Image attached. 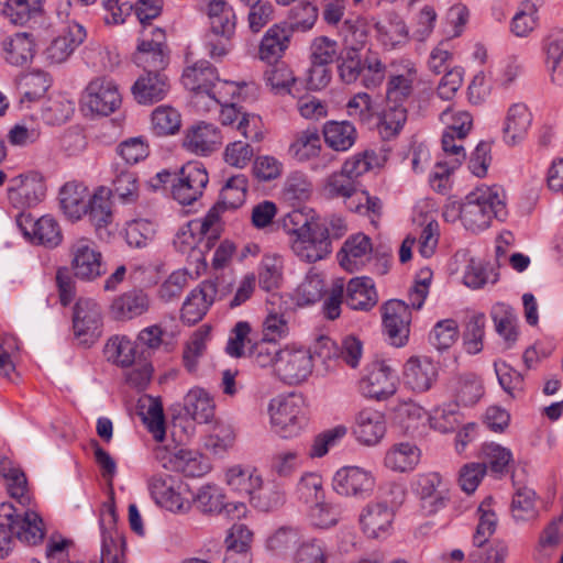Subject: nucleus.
Wrapping results in <instances>:
<instances>
[{"label":"nucleus","mask_w":563,"mask_h":563,"mask_svg":"<svg viewBox=\"0 0 563 563\" xmlns=\"http://www.w3.org/2000/svg\"><path fill=\"white\" fill-rule=\"evenodd\" d=\"M463 201V227L479 233L492 225L493 219L504 221L508 216L505 190L497 186H478Z\"/></svg>","instance_id":"nucleus-1"},{"label":"nucleus","mask_w":563,"mask_h":563,"mask_svg":"<svg viewBox=\"0 0 563 563\" xmlns=\"http://www.w3.org/2000/svg\"><path fill=\"white\" fill-rule=\"evenodd\" d=\"M322 192L329 199H342L349 210L369 217L373 224H376V219L380 217V199L360 189V183L352 180L341 170L325 178Z\"/></svg>","instance_id":"nucleus-2"},{"label":"nucleus","mask_w":563,"mask_h":563,"mask_svg":"<svg viewBox=\"0 0 563 563\" xmlns=\"http://www.w3.org/2000/svg\"><path fill=\"white\" fill-rule=\"evenodd\" d=\"M181 81L185 88L194 92V102L199 106L207 98L209 101H224L222 90L234 91L236 84L221 81L217 71L208 60H199L184 69Z\"/></svg>","instance_id":"nucleus-3"},{"label":"nucleus","mask_w":563,"mask_h":563,"mask_svg":"<svg viewBox=\"0 0 563 563\" xmlns=\"http://www.w3.org/2000/svg\"><path fill=\"white\" fill-rule=\"evenodd\" d=\"M268 412L272 430L283 439L298 437L308 423L303 401L295 395L273 399Z\"/></svg>","instance_id":"nucleus-4"},{"label":"nucleus","mask_w":563,"mask_h":563,"mask_svg":"<svg viewBox=\"0 0 563 563\" xmlns=\"http://www.w3.org/2000/svg\"><path fill=\"white\" fill-rule=\"evenodd\" d=\"M230 286L231 283H227L224 276L202 280L186 297L181 307V320L189 325L199 322L208 312L214 300L230 291Z\"/></svg>","instance_id":"nucleus-5"},{"label":"nucleus","mask_w":563,"mask_h":563,"mask_svg":"<svg viewBox=\"0 0 563 563\" xmlns=\"http://www.w3.org/2000/svg\"><path fill=\"white\" fill-rule=\"evenodd\" d=\"M43 522L34 511L19 514L10 503L0 505V527L10 531V543L13 537L27 544H37L44 538Z\"/></svg>","instance_id":"nucleus-6"},{"label":"nucleus","mask_w":563,"mask_h":563,"mask_svg":"<svg viewBox=\"0 0 563 563\" xmlns=\"http://www.w3.org/2000/svg\"><path fill=\"white\" fill-rule=\"evenodd\" d=\"M69 255L71 271L78 279L92 282L107 272L101 252L89 238L74 239L69 246Z\"/></svg>","instance_id":"nucleus-7"},{"label":"nucleus","mask_w":563,"mask_h":563,"mask_svg":"<svg viewBox=\"0 0 563 563\" xmlns=\"http://www.w3.org/2000/svg\"><path fill=\"white\" fill-rule=\"evenodd\" d=\"M148 488L156 504L172 512H186L190 509L188 486L168 475H154Z\"/></svg>","instance_id":"nucleus-8"},{"label":"nucleus","mask_w":563,"mask_h":563,"mask_svg":"<svg viewBox=\"0 0 563 563\" xmlns=\"http://www.w3.org/2000/svg\"><path fill=\"white\" fill-rule=\"evenodd\" d=\"M209 181L208 173L200 162H188L174 176L172 195L180 205H191L202 195Z\"/></svg>","instance_id":"nucleus-9"},{"label":"nucleus","mask_w":563,"mask_h":563,"mask_svg":"<svg viewBox=\"0 0 563 563\" xmlns=\"http://www.w3.org/2000/svg\"><path fill=\"white\" fill-rule=\"evenodd\" d=\"M151 33L153 35L151 40L143 38L139 42L133 62L143 69V73H165L169 64L165 33L158 27L152 29Z\"/></svg>","instance_id":"nucleus-10"},{"label":"nucleus","mask_w":563,"mask_h":563,"mask_svg":"<svg viewBox=\"0 0 563 563\" xmlns=\"http://www.w3.org/2000/svg\"><path fill=\"white\" fill-rule=\"evenodd\" d=\"M375 483L371 471L358 466H344L335 472L332 487L341 496L366 499L373 494Z\"/></svg>","instance_id":"nucleus-11"},{"label":"nucleus","mask_w":563,"mask_h":563,"mask_svg":"<svg viewBox=\"0 0 563 563\" xmlns=\"http://www.w3.org/2000/svg\"><path fill=\"white\" fill-rule=\"evenodd\" d=\"M313 362L309 351L305 349H282L274 374L287 385H298L312 373Z\"/></svg>","instance_id":"nucleus-12"},{"label":"nucleus","mask_w":563,"mask_h":563,"mask_svg":"<svg viewBox=\"0 0 563 563\" xmlns=\"http://www.w3.org/2000/svg\"><path fill=\"white\" fill-rule=\"evenodd\" d=\"M16 224L23 235L32 243L46 247H56L60 244L63 235L57 221L51 216L35 219L31 213L21 212L16 217Z\"/></svg>","instance_id":"nucleus-13"},{"label":"nucleus","mask_w":563,"mask_h":563,"mask_svg":"<svg viewBox=\"0 0 563 563\" xmlns=\"http://www.w3.org/2000/svg\"><path fill=\"white\" fill-rule=\"evenodd\" d=\"M82 102L91 112L109 115L121 104V95L113 80L99 77L92 79L86 87Z\"/></svg>","instance_id":"nucleus-14"},{"label":"nucleus","mask_w":563,"mask_h":563,"mask_svg":"<svg viewBox=\"0 0 563 563\" xmlns=\"http://www.w3.org/2000/svg\"><path fill=\"white\" fill-rule=\"evenodd\" d=\"M8 199L16 209L37 205L45 196V186L36 173L14 176L8 183Z\"/></svg>","instance_id":"nucleus-15"},{"label":"nucleus","mask_w":563,"mask_h":563,"mask_svg":"<svg viewBox=\"0 0 563 563\" xmlns=\"http://www.w3.org/2000/svg\"><path fill=\"white\" fill-rule=\"evenodd\" d=\"M411 311L409 305L398 300H388L383 306V325L391 345L404 346L409 336Z\"/></svg>","instance_id":"nucleus-16"},{"label":"nucleus","mask_w":563,"mask_h":563,"mask_svg":"<svg viewBox=\"0 0 563 563\" xmlns=\"http://www.w3.org/2000/svg\"><path fill=\"white\" fill-rule=\"evenodd\" d=\"M102 325L101 306L93 299L80 298L74 307L73 328L82 343L92 342L100 335Z\"/></svg>","instance_id":"nucleus-17"},{"label":"nucleus","mask_w":563,"mask_h":563,"mask_svg":"<svg viewBox=\"0 0 563 563\" xmlns=\"http://www.w3.org/2000/svg\"><path fill=\"white\" fill-rule=\"evenodd\" d=\"M222 144V135L218 126L209 122H198L191 125L183 140V146L197 155H209Z\"/></svg>","instance_id":"nucleus-18"},{"label":"nucleus","mask_w":563,"mask_h":563,"mask_svg":"<svg viewBox=\"0 0 563 563\" xmlns=\"http://www.w3.org/2000/svg\"><path fill=\"white\" fill-rule=\"evenodd\" d=\"M117 512L114 504L106 503L100 516L101 529V563H121L119 547L123 545V539L115 528Z\"/></svg>","instance_id":"nucleus-19"},{"label":"nucleus","mask_w":563,"mask_h":563,"mask_svg":"<svg viewBox=\"0 0 563 563\" xmlns=\"http://www.w3.org/2000/svg\"><path fill=\"white\" fill-rule=\"evenodd\" d=\"M151 298L141 288H132L117 296L110 305V314L114 320L129 321L148 311Z\"/></svg>","instance_id":"nucleus-20"},{"label":"nucleus","mask_w":563,"mask_h":563,"mask_svg":"<svg viewBox=\"0 0 563 563\" xmlns=\"http://www.w3.org/2000/svg\"><path fill=\"white\" fill-rule=\"evenodd\" d=\"M438 379V366L427 356H412L404 367L405 384L417 393L428 391Z\"/></svg>","instance_id":"nucleus-21"},{"label":"nucleus","mask_w":563,"mask_h":563,"mask_svg":"<svg viewBox=\"0 0 563 563\" xmlns=\"http://www.w3.org/2000/svg\"><path fill=\"white\" fill-rule=\"evenodd\" d=\"M532 124V113L523 102L512 103L505 117L503 126V141L508 146L522 143Z\"/></svg>","instance_id":"nucleus-22"},{"label":"nucleus","mask_w":563,"mask_h":563,"mask_svg":"<svg viewBox=\"0 0 563 563\" xmlns=\"http://www.w3.org/2000/svg\"><path fill=\"white\" fill-rule=\"evenodd\" d=\"M170 88L165 73H143L133 84L131 91L140 104H152L162 101Z\"/></svg>","instance_id":"nucleus-23"},{"label":"nucleus","mask_w":563,"mask_h":563,"mask_svg":"<svg viewBox=\"0 0 563 563\" xmlns=\"http://www.w3.org/2000/svg\"><path fill=\"white\" fill-rule=\"evenodd\" d=\"M353 433L365 445H376L386 433L385 416L379 410L364 408L355 417Z\"/></svg>","instance_id":"nucleus-24"},{"label":"nucleus","mask_w":563,"mask_h":563,"mask_svg":"<svg viewBox=\"0 0 563 563\" xmlns=\"http://www.w3.org/2000/svg\"><path fill=\"white\" fill-rule=\"evenodd\" d=\"M361 389L366 397L386 399L396 393V376L389 366L383 363L374 364L361 380Z\"/></svg>","instance_id":"nucleus-25"},{"label":"nucleus","mask_w":563,"mask_h":563,"mask_svg":"<svg viewBox=\"0 0 563 563\" xmlns=\"http://www.w3.org/2000/svg\"><path fill=\"white\" fill-rule=\"evenodd\" d=\"M86 37L85 29L78 23L69 24L62 34L55 37L45 51V57L51 64H62Z\"/></svg>","instance_id":"nucleus-26"},{"label":"nucleus","mask_w":563,"mask_h":563,"mask_svg":"<svg viewBox=\"0 0 563 563\" xmlns=\"http://www.w3.org/2000/svg\"><path fill=\"white\" fill-rule=\"evenodd\" d=\"M394 511L385 503H371L360 515V525L368 538H379L389 532Z\"/></svg>","instance_id":"nucleus-27"},{"label":"nucleus","mask_w":563,"mask_h":563,"mask_svg":"<svg viewBox=\"0 0 563 563\" xmlns=\"http://www.w3.org/2000/svg\"><path fill=\"white\" fill-rule=\"evenodd\" d=\"M89 190L79 181H68L59 190V205L64 214L71 220H79L88 210Z\"/></svg>","instance_id":"nucleus-28"},{"label":"nucleus","mask_w":563,"mask_h":563,"mask_svg":"<svg viewBox=\"0 0 563 563\" xmlns=\"http://www.w3.org/2000/svg\"><path fill=\"white\" fill-rule=\"evenodd\" d=\"M514 495L510 504L511 517L516 522H527L539 518V498L533 488L514 481Z\"/></svg>","instance_id":"nucleus-29"},{"label":"nucleus","mask_w":563,"mask_h":563,"mask_svg":"<svg viewBox=\"0 0 563 563\" xmlns=\"http://www.w3.org/2000/svg\"><path fill=\"white\" fill-rule=\"evenodd\" d=\"M378 301L372 278L362 276L350 279L346 285L345 302L353 310L368 311Z\"/></svg>","instance_id":"nucleus-30"},{"label":"nucleus","mask_w":563,"mask_h":563,"mask_svg":"<svg viewBox=\"0 0 563 563\" xmlns=\"http://www.w3.org/2000/svg\"><path fill=\"white\" fill-rule=\"evenodd\" d=\"M542 49L545 54V65L551 76V81L563 86V30L553 29L544 37Z\"/></svg>","instance_id":"nucleus-31"},{"label":"nucleus","mask_w":563,"mask_h":563,"mask_svg":"<svg viewBox=\"0 0 563 563\" xmlns=\"http://www.w3.org/2000/svg\"><path fill=\"white\" fill-rule=\"evenodd\" d=\"M43 13V0H0V14L14 25H26Z\"/></svg>","instance_id":"nucleus-32"},{"label":"nucleus","mask_w":563,"mask_h":563,"mask_svg":"<svg viewBox=\"0 0 563 563\" xmlns=\"http://www.w3.org/2000/svg\"><path fill=\"white\" fill-rule=\"evenodd\" d=\"M290 35L291 32L287 25L274 24L271 26L261 41L260 58L267 63L277 62L288 48Z\"/></svg>","instance_id":"nucleus-33"},{"label":"nucleus","mask_w":563,"mask_h":563,"mask_svg":"<svg viewBox=\"0 0 563 563\" xmlns=\"http://www.w3.org/2000/svg\"><path fill=\"white\" fill-rule=\"evenodd\" d=\"M114 176L111 181V197L113 196L123 205L135 203L140 196L136 174L120 164L113 166Z\"/></svg>","instance_id":"nucleus-34"},{"label":"nucleus","mask_w":563,"mask_h":563,"mask_svg":"<svg viewBox=\"0 0 563 563\" xmlns=\"http://www.w3.org/2000/svg\"><path fill=\"white\" fill-rule=\"evenodd\" d=\"M210 31L214 35L233 37L236 27V16L233 8L224 0H210L207 7Z\"/></svg>","instance_id":"nucleus-35"},{"label":"nucleus","mask_w":563,"mask_h":563,"mask_svg":"<svg viewBox=\"0 0 563 563\" xmlns=\"http://www.w3.org/2000/svg\"><path fill=\"white\" fill-rule=\"evenodd\" d=\"M420 449L410 442L394 444L385 454L384 465L398 473L412 471L419 463Z\"/></svg>","instance_id":"nucleus-36"},{"label":"nucleus","mask_w":563,"mask_h":563,"mask_svg":"<svg viewBox=\"0 0 563 563\" xmlns=\"http://www.w3.org/2000/svg\"><path fill=\"white\" fill-rule=\"evenodd\" d=\"M111 191L108 187H99L88 199V210L85 213L97 233L112 222Z\"/></svg>","instance_id":"nucleus-37"},{"label":"nucleus","mask_w":563,"mask_h":563,"mask_svg":"<svg viewBox=\"0 0 563 563\" xmlns=\"http://www.w3.org/2000/svg\"><path fill=\"white\" fill-rule=\"evenodd\" d=\"M184 409L198 423H210L216 405L210 394L202 388L190 389L184 399Z\"/></svg>","instance_id":"nucleus-38"},{"label":"nucleus","mask_w":563,"mask_h":563,"mask_svg":"<svg viewBox=\"0 0 563 563\" xmlns=\"http://www.w3.org/2000/svg\"><path fill=\"white\" fill-rule=\"evenodd\" d=\"M4 58L14 66H23L34 56V41L30 33L19 32L2 42Z\"/></svg>","instance_id":"nucleus-39"},{"label":"nucleus","mask_w":563,"mask_h":563,"mask_svg":"<svg viewBox=\"0 0 563 563\" xmlns=\"http://www.w3.org/2000/svg\"><path fill=\"white\" fill-rule=\"evenodd\" d=\"M322 133L325 144L336 152L350 150L357 137L355 126L349 121H329Z\"/></svg>","instance_id":"nucleus-40"},{"label":"nucleus","mask_w":563,"mask_h":563,"mask_svg":"<svg viewBox=\"0 0 563 563\" xmlns=\"http://www.w3.org/2000/svg\"><path fill=\"white\" fill-rule=\"evenodd\" d=\"M198 228L197 223L187 222L179 228L173 241L175 249L179 253L194 257L196 261H200L203 257V250L201 247L206 249V239L198 231Z\"/></svg>","instance_id":"nucleus-41"},{"label":"nucleus","mask_w":563,"mask_h":563,"mask_svg":"<svg viewBox=\"0 0 563 563\" xmlns=\"http://www.w3.org/2000/svg\"><path fill=\"white\" fill-rule=\"evenodd\" d=\"M291 250L301 261L314 263L329 255L332 252V246L320 239L316 231H312L308 238L292 239Z\"/></svg>","instance_id":"nucleus-42"},{"label":"nucleus","mask_w":563,"mask_h":563,"mask_svg":"<svg viewBox=\"0 0 563 563\" xmlns=\"http://www.w3.org/2000/svg\"><path fill=\"white\" fill-rule=\"evenodd\" d=\"M140 415L153 438L162 442L165 439V419L162 402L151 396L140 399Z\"/></svg>","instance_id":"nucleus-43"},{"label":"nucleus","mask_w":563,"mask_h":563,"mask_svg":"<svg viewBox=\"0 0 563 563\" xmlns=\"http://www.w3.org/2000/svg\"><path fill=\"white\" fill-rule=\"evenodd\" d=\"M225 477L228 485L233 490L247 495L249 498L263 484V477L255 468L242 467L241 465L230 467Z\"/></svg>","instance_id":"nucleus-44"},{"label":"nucleus","mask_w":563,"mask_h":563,"mask_svg":"<svg viewBox=\"0 0 563 563\" xmlns=\"http://www.w3.org/2000/svg\"><path fill=\"white\" fill-rule=\"evenodd\" d=\"M490 314L496 332L510 347L518 338L517 316L514 309L505 303H496L493 306Z\"/></svg>","instance_id":"nucleus-45"},{"label":"nucleus","mask_w":563,"mask_h":563,"mask_svg":"<svg viewBox=\"0 0 563 563\" xmlns=\"http://www.w3.org/2000/svg\"><path fill=\"white\" fill-rule=\"evenodd\" d=\"M173 468L188 477H199L209 471L207 460L197 451L179 449L170 459Z\"/></svg>","instance_id":"nucleus-46"},{"label":"nucleus","mask_w":563,"mask_h":563,"mask_svg":"<svg viewBox=\"0 0 563 563\" xmlns=\"http://www.w3.org/2000/svg\"><path fill=\"white\" fill-rule=\"evenodd\" d=\"M250 503L261 511H274L286 503V493L280 484L269 483L254 490L250 497Z\"/></svg>","instance_id":"nucleus-47"},{"label":"nucleus","mask_w":563,"mask_h":563,"mask_svg":"<svg viewBox=\"0 0 563 563\" xmlns=\"http://www.w3.org/2000/svg\"><path fill=\"white\" fill-rule=\"evenodd\" d=\"M451 389L457 404L472 406L483 396V385L474 374H464L452 380Z\"/></svg>","instance_id":"nucleus-48"},{"label":"nucleus","mask_w":563,"mask_h":563,"mask_svg":"<svg viewBox=\"0 0 563 563\" xmlns=\"http://www.w3.org/2000/svg\"><path fill=\"white\" fill-rule=\"evenodd\" d=\"M107 358L122 367L134 364L136 358V345L130 339L122 335L110 338L104 346Z\"/></svg>","instance_id":"nucleus-49"},{"label":"nucleus","mask_w":563,"mask_h":563,"mask_svg":"<svg viewBox=\"0 0 563 563\" xmlns=\"http://www.w3.org/2000/svg\"><path fill=\"white\" fill-rule=\"evenodd\" d=\"M329 556V548L323 539L308 538L298 544L292 563H328Z\"/></svg>","instance_id":"nucleus-50"},{"label":"nucleus","mask_w":563,"mask_h":563,"mask_svg":"<svg viewBox=\"0 0 563 563\" xmlns=\"http://www.w3.org/2000/svg\"><path fill=\"white\" fill-rule=\"evenodd\" d=\"M209 340L210 327L207 325L197 329L188 340L183 353L184 365L188 372H196L199 358L203 355Z\"/></svg>","instance_id":"nucleus-51"},{"label":"nucleus","mask_w":563,"mask_h":563,"mask_svg":"<svg viewBox=\"0 0 563 563\" xmlns=\"http://www.w3.org/2000/svg\"><path fill=\"white\" fill-rule=\"evenodd\" d=\"M416 68L408 65L406 74L393 75L387 82L386 98L390 103H404L412 93Z\"/></svg>","instance_id":"nucleus-52"},{"label":"nucleus","mask_w":563,"mask_h":563,"mask_svg":"<svg viewBox=\"0 0 563 563\" xmlns=\"http://www.w3.org/2000/svg\"><path fill=\"white\" fill-rule=\"evenodd\" d=\"M538 9L533 1L525 0L511 19L510 31L517 37L529 36L538 25Z\"/></svg>","instance_id":"nucleus-53"},{"label":"nucleus","mask_w":563,"mask_h":563,"mask_svg":"<svg viewBox=\"0 0 563 563\" xmlns=\"http://www.w3.org/2000/svg\"><path fill=\"white\" fill-rule=\"evenodd\" d=\"M325 292V284L321 274L310 271L297 287L295 299L298 306L318 302Z\"/></svg>","instance_id":"nucleus-54"},{"label":"nucleus","mask_w":563,"mask_h":563,"mask_svg":"<svg viewBox=\"0 0 563 563\" xmlns=\"http://www.w3.org/2000/svg\"><path fill=\"white\" fill-rule=\"evenodd\" d=\"M303 464V454L298 449L276 452L271 460V471L282 478H289L298 472Z\"/></svg>","instance_id":"nucleus-55"},{"label":"nucleus","mask_w":563,"mask_h":563,"mask_svg":"<svg viewBox=\"0 0 563 563\" xmlns=\"http://www.w3.org/2000/svg\"><path fill=\"white\" fill-rule=\"evenodd\" d=\"M492 497H488L482 501L477 512L479 515L478 525L473 536L474 547H484L488 542L489 538L494 534L497 526V516L492 509Z\"/></svg>","instance_id":"nucleus-56"},{"label":"nucleus","mask_w":563,"mask_h":563,"mask_svg":"<svg viewBox=\"0 0 563 563\" xmlns=\"http://www.w3.org/2000/svg\"><path fill=\"white\" fill-rule=\"evenodd\" d=\"M249 188V179L243 174L231 176L221 189V202L228 209H236L243 205Z\"/></svg>","instance_id":"nucleus-57"},{"label":"nucleus","mask_w":563,"mask_h":563,"mask_svg":"<svg viewBox=\"0 0 563 563\" xmlns=\"http://www.w3.org/2000/svg\"><path fill=\"white\" fill-rule=\"evenodd\" d=\"M372 251L371 239L367 235L363 233L352 235L344 242L339 253V256H341L340 264L349 269L351 264H355L358 258Z\"/></svg>","instance_id":"nucleus-58"},{"label":"nucleus","mask_w":563,"mask_h":563,"mask_svg":"<svg viewBox=\"0 0 563 563\" xmlns=\"http://www.w3.org/2000/svg\"><path fill=\"white\" fill-rule=\"evenodd\" d=\"M308 516L314 527L329 529L339 522L341 509L338 505L325 501L323 497L310 505Z\"/></svg>","instance_id":"nucleus-59"},{"label":"nucleus","mask_w":563,"mask_h":563,"mask_svg":"<svg viewBox=\"0 0 563 563\" xmlns=\"http://www.w3.org/2000/svg\"><path fill=\"white\" fill-rule=\"evenodd\" d=\"M482 462L485 465V473L489 468L495 474H504L511 461V452L496 443H485L481 450Z\"/></svg>","instance_id":"nucleus-60"},{"label":"nucleus","mask_w":563,"mask_h":563,"mask_svg":"<svg viewBox=\"0 0 563 563\" xmlns=\"http://www.w3.org/2000/svg\"><path fill=\"white\" fill-rule=\"evenodd\" d=\"M41 134L40 122L33 118H24L10 129L8 140L12 145L29 146L34 144Z\"/></svg>","instance_id":"nucleus-61"},{"label":"nucleus","mask_w":563,"mask_h":563,"mask_svg":"<svg viewBox=\"0 0 563 563\" xmlns=\"http://www.w3.org/2000/svg\"><path fill=\"white\" fill-rule=\"evenodd\" d=\"M280 352L276 342L261 338L249 346L246 356L260 367L273 366L275 369Z\"/></svg>","instance_id":"nucleus-62"},{"label":"nucleus","mask_w":563,"mask_h":563,"mask_svg":"<svg viewBox=\"0 0 563 563\" xmlns=\"http://www.w3.org/2000/svg\"><path fill=\"white\" fill-rule=\"evenodd\" d=\"M295 495L298 500L311 505L324 497L322 478L313 472L305 473L296 484Z\"/></svg>","instance_id":"nucleus-63"},{"label":"nucleus","mask_w":563,"mask_h":563,"mask_svg":"<svg viewBox=\"0 0 563 563\" xmlns=\"http://www.w3.org/2000/svg\"><path fill=\"white\" fill-rule=\"evenodd\" d=\"M180 123V114L173 107L159 106L152 113V129L157 135L175 134Z\"/></svg>","instance_id":"nucleus-64"}]
</instances>
